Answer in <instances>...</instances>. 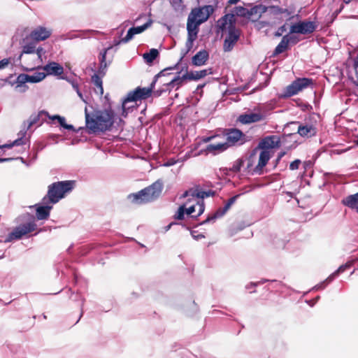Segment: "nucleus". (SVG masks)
<instances>
[{"instance_id": "5fc2aeb1", "label": "nucleus", "mask_w": 358, "mask_h": 358, "mask_svg": "<svg viewBox=\"0 0 358 358\" xmlns=\"http://www.w3.org/2000/svg\"><path fill=\"white\" fill-rule=\"evenodd\" d=\"M78 95L79 96V97L83 101H85V100L83 99V94L82 93L80 92V91L79 90V89H77V91H76Z\"/></svg>"}, {"instance_id": "9d476101", "label": "nucleus", "mask_w": 358, "mask_h": 358, "mask_svg": "<svg viewBox=\"0 0 358 358\" xmlns=\"http://www.w3.org/2000/svg\"><path fill=\"white\" fill-rule=\"evenodd\" d=\"M36 225L34 222H29L15 227L12 232L9 234L5 242H10L13 240L20 239L30 232L34 231Z\"/></svg>"}, {"instance_id": "bb28decb", "label": "nucleus", "mask_w": 358, "mask_h": 358, "mask_svg": "<svg viewBox=\"0 0 358 358\" xmlns=\"http://www.w3.org/2000/svg\"><path fill=\"white\" fill-rule=\"evenodd\" d=\"M208 59V52L206 50H201L192 57V62L194 66H201L206 63Z\"/></svg>"}, {"instance_id": "aec40b11", "label": "nucleus", "mask_w": 358, "mask_h": 358, "mask_svg": "<svg viewBox=\"0 0 358 358\" xmlns=\"http://www.w3.org/2000/svg\"><path fill=\"white\" fill-rule=\"evenodd\" d=\"M47 198L43 199V205H38L36 208V217L38 220L47 219L49 217L50 211L52 208V204L50 201L47 202Z\"/></svg>"}, {"instance_id": "ea45409f", "label": "nucleus", "mask_w": 358, "mask_h": 358, "mask_svg": "<svg viewBox=\"0 0 358 358\" xmlns=\"http://www.w3.org/2000/svg\"><path fill=\"white\" fill-rule=\"evenodd\" d=\"M236 197L237 196H234V197L231 198L227 201V203L225 204V206H224L223 210H222V212L218 211L217 213V215H218V216L223 215L230 208L231 206L235 202V201L236 199Z\"/></svg>"}, {"instance_id": "603ef678", "label": "nucleus", "mask_w": 358, "mask_h": 358, "mask_svg": "<svg viewBox=\"0 0 358 358\" xmlns=\"http://www.w3.org/2000/svg\"><path fill=\"white\" fill-rule=\"evenodd\" d=\"M176 161L173 159L169 160L166 164H164V166H170L176 164Z\"/></svg>"}, {"instance_id": "f8f14e48", "label": "nucleus", "mask_w": 358, "mask_h": 358, "mask_svg": "<svg viewBox=\"0 0 358 358\" xmlns=\"http://www.w3.org/2000/svg\"><path fill=\"white\" fill-rule=\"evenodd\" d=\"M213 11L214 8L212 6H204L201 8L192 9L189 16L202 24L208 19Z\"/></svg>"}, {"instance_id": "8fccbe9b", "label": "nucleus", "mask_w": 358, "mask_h": 358, "mask_svg": "<svg viewBox=\"0 0 358 358\" xmlns=\"http://www.w3.org/2000/svg\"><path fill=\"white\" fill-rule=\"evenodd\" d=\"M10 62V59H3L2 60L0 61V69H3L5 67H6L8 64Z\"/></svg>"}, {"instance_id": "4c0bfd02", "label": "nucleus", "mask_w": 358, "mask_h": 358, "mask_svg": "<svg viewBox=\"0 0 358 358\" xmlns=\"http://www.w3.org/2000/svg\"><path fill=\"white\" fill-rule=\"evenodd\" d=\"M92 80L93 83L94 84V85L98 87L99 93L101 95H102L103 94V88L101 78L99 75L94 74L92 77Z\"/></svg>"}, {"instance_id": "72a5a7b5", "label": "nucleus", "mask_w": 358, "mask_h": 358, "mask_svg": "<svg viewBox=\"0 0 358 358\" xmlns=\"http://www.w3.org/2000/svg\"><path fill=\"white\" fill-rule=\"evenodd\" d=\"M108 49L104 50L100 53V67L99 69V74L103 76L106 74L107 68V63L106 62V52Z\"/></svg>"}, {"instance_id": "423d86ee", "label": "nucleus", "mask_w": 358, "mask_h": 358, "mask_svg": "<svg viewBox=\"0 0 358 358\" xmlns=\"http://www.w3.org/2000/svg\"><path fill=\"white\" fill-rule=\"evenodd\" d=\"M162 190V183L157 181L138 193L129 195V198L132 202L137 204L148 203L157 199L160 195Z\"/></svg>"}, {"instance_id": "dca6fc26", "label": "nucleus", "mask_w": 358, "mask_h": 358, "mask_svg": "<svg viewBox=\"0 0 358 358\" xmlns=\"http://www.w3.org/2000/svg\"><path fill=\"white\" fill-rule=\"evenodd\" d=\"M50 35V30L44 27H38L31 32L29 37L33 41H41L47 39Z\"/></svg>"}, {"instance_id": "412c9836", "label": "nucleus", "mask_w": 358, "mask_h": 358, "mask_svg": "<svg viewBox=\"0 0 358 358\" xmlns=\"http://www.w3.org/2000/svg\"><path fill=\"white\" fill-rule=\"evenodd\" d=\"M267 8L262 4L255 6L251 8H248V20L255 22L258 20L262 15L266 12Z\"/></svg>"}, {"instance_id": "6ab92c4d", "label": "nucleus", "mask_w": 358, "mask_h": 358, "mask_svg": "<svg viewBox=\"0 0 358 358\" xmlns=\"http://www.w3.org/2000/svg\"><path fill=\"white\" fill-rule=\"evenodd\" d=\"M29 139L26 137V136H23L21 138H19L18 139L13 141L10 143H6L3 145H0V148H12L13 147H22L20 148L17 151L21 152L22 150H25V145L28 144ZM8 159H1L0 158V162L8 161Z\"/></svg>"}, {"instance_id": "0eeeda50", "label": "nucleus", "mask_w": 358, "mask_h": 358, "mask_svg": "<svg viewBox=\"0 0 358 358\" xmlns=\"http://www.w3.org/2000/svg\"><path fill=\"white\" fill-rule=\"evenodd\" d=\"M74 183L73 180H67L55 182L50 185L46 197L50 203H56L64 198L66 194L73 189Z\"/></svg>"}, {"instance_id": "13d9d810", "label": "nucleus", "mask_w": 358, "mask_h": 358, "mask_svg": "<svg viewBox=\"0 0 358 358\" xmlns=\"http://www.w3.org/2000/svg\"><path fill=\"white\" fill-rule=\"evenodd\" d=\"M193 237L195 238V239H199V238H204V236L200 234V235H196V236H195L194 234H192Z\"/></svg>"}, {"instance_id": "a19ab883", "label": "nucleus", "mask_w": 358, "mask_h": 358, "mask_svg": "<svg viewBox=\"0 0 358 358\" xmlns=\"http://www.w3.org/2000/svg\"><path fill=\"white\" fill-rule=\"evenodd\" d=\"M26 83H29L28 74H20L16 79V83L17 84V87L22 86Z\"/></svg>"}, {"instance_id": "79ce46f5", "label": "nucleus", "mask_w": 358, "mask_h": 358, "mask_svg": "<svg viewBox=\"0 0 358 358\" xmlns=\"http://www.w3.org/2000/svg\"><path fill=\"white\" fill-rule=\"evenodd\" d=\"M35 52V45L33 43H29L23 45L22 54H31Z\"/></svg>"}, {"instance_id": "7ed1b4c3", "label": "nucleus", "mask_w": 358, "mask_h": 358, "mask_svg": "<svg viewBox=\"0 0 358 358\" xmlns=\"http://www.w3.org/2000/svg\"><path fill=\"white\" fill-rule=\"evenodd\" d=\"M211 195H213L211 191L203 192L197 188L187 190L182 195V198H187V201L178 208L174 215V218L182 220L185 218V215H190L196 211L197 215L195 217H199L204 212L205 209L203 199Z\"/></svg>"}, {"instance_id": "09e8293b", "label": "nucleus", "mask_w": 358, "mask_h": 358, "mask_svg": "<svg viewBox=\"0 0 358 358\" xmlns=\"http://www.w3.org/2000/svg\"><path fill=\"white\" fill-rule=\"evenodd\" d=\"M264 282H266V280L258 282H250L246 285L245 288L247 289H251L255 287L256 286H257L259 284H263Z\"/></svg>"}, {"instance_id": "bf43d9fd", "label": "nucleus", "mask_w": 358, "mask_h": 358, "mask_svg": "<svg viewBox=\"0 0 358 358\" xmlns=\"http://www.w3.org/2000/svg\"><path fill=\"white\" fill-rule=\"evenodd\" d=\"M73 87L74 88V90H75L76 91H77V89H78V85H76V84H73Z\"/></svg>"}, {"instance_id": "680f3d73", "label": "nucleus", "mask_w": 358, "mask_h": 358, "mask_svg": "<svg viewBox=\"0 0 358 358\" xmlns=\"http://www.w3.org/2000/svg\"><path fill=\"white\" fill-rule=\"evenodd\" d=\"M352 146H349L347 149L345 150V151L348 150V149L351 148Z\"/></svg>"}, {"instance_id": "37998d69", "label": "nucleus", "mask_w": 358, "mask_h": 358, "mask_svg": "<svg viewBox=\"0 0 358 358\" xmlns=\"http://www.w3.org/2000/svg\"><path fill=\"white\" fill-rule=\"evenodd\" d=\"M243 164V161L241 159H237L233 164L232 167L230 169L233 172H238L241 170Z\"/></svg>"}, {"instance_id": "3c124183", "label": "nucleus", "mask_w": 358, "mask_h": 358, "mask_svg": "<svg viewBox=\"0 0 358 358\" xmlns=\"http://www.w3.org/2000/svg\"><path fill=\"white\" fill-rule=\"evenodd\" d=\"M226 134H238V135H241V134H243L239 129H232L230 131H229Z\"/></svg>"}, {"instance_id": "ddd939ff", "label": "nucleus", "mask_w": 358, "mask_h": 358, "mask_svg": "<svg viewBox=\"0 0 358 358\" xmlns=\"http://www.w3.org/2000/svg\"><path fill=\"white\" fill-rule=\"evenodd\" d=\"M316 24L310 21H302L294 24L290 27V34H308L316 29Z\"/></svg>"}, {"instance_id": "69168bd1", "label": "nucleus", "mask_w": 358, "mask_h": 358, "mask_svg": "<svg viewBox=\"0 0 358 358\" xmlns=\"http://www.w3.org/2000/svg\"><path fill=\"white\" fill-rule=\"evenodd\" d=\"M199 153H198V155H199ZM193 155H194V156H196V155H197V154H194Z\"/></svg>"}, {"instance_id": "c85d7f7f", "label": "nucleus", "mask_w": 358, "mask_h": 358, "mask_svg": "<svg viewBox=\"0 0 358 358\" xmlns=\"http://www.w3.org/2000/svg\"><path fill=\"white\" fill-rule=\"evenodd\" d=\"M43 52V49L42 48H38L36 50V54L38 55V59H37L36 62H35V64L32 66H24L23 70L25 71H34V69H39L40 68H41V64L43 62L41 56H42Z\"/></svg>"}, {"instance_id": "1a4fd4ad", "label": "nucleus", "mask_w": 358, "mask_h": 358, "mask_svg": "<svg viewBox=\"0 0 358 358\" xmlns=\"http://www.w3.org/2000/svg\"><path fill=\"white\" fill-rule=\"evenodd\" d=\"M313 85V80L311 78H297L286 87L284 96L290 97Z\"/></svg>"}, {"instance_id": "864d4df0", "label": "nucleus", "mask_w": 358, "mask_h": 358, "mask_svg": "<svg viewBox=\"0 0 358 358\" xmlns=\"http://www.w3.org/2000/svg\"><path fill=\"white\" fill-rule=\"evenodd\" d=\"M285 155V152H280L279 154H278V158H277V161H280L281 159V158Z\"/></svg>"}, {"instance_id": "f3484780", "label": "nucleus", "mask_w": 358, "mask_h": 358, "mask_svg": "<svg viewBox=\"0 0 358 358\" xmlns=\"http://www.w3.org/2000/svg\"><path fill=\"white\" fill-rule=\"evenodd\" d=\"M239 36L240 34L237 29L228 33L223 44V49L224 52H229L233 49L239 38Z\"/></svg>"}, {"instance_id": "052dcab7", "label": "nucleus", "mask_w": 358, "mask_h": 358, "mask_svg": "<svg viewBox=\"0 0 358 358\" xmlns=\"http://www.w3.org/2000/svg\"><path fill=\"white\" fill-rule=\"evenodd\" d=\"M345 3H350L352 0H343Z\"/></svg>"}, {"instance_id": "f03ea898", "label": "nucleus", "mask_w": 358, "mask_h": 358, "mask_svg": "<svg viewBox=\"0 0 358 358\" xmlns=\"http://www.w3.org/2000/svg\"><path fill=\"white\" fill-rule=\"evenodd\" d=\"M280 145V136H268L262 138L250 155L247 169L254 173H262L263 169Z\"/></svg>"}, {"instance_id": "6e6d98bb", "label": "nucleus", "mask_w": 358, "mask_h": 358, "mask_svg": "<svg viewBox=\"0 0 358 358\" xmlns=\"http://www.w3.org/2000/svg\"><path fill=\"white\" fill-rule=\"evenodd\" d=\"M216 216H217V215H215V216H214V217H208V218H207V219L203 222V223H207V222H210L211 220H215Z\"/></svg>"}, {"instance_id": "de8ad7c7", "label": "nucleus", "mask_w": 358, "mask_h": 358, "mask_svg": "<svg viewBox=\"0 0 358 358\" xmlns=\"http://www.w3.org/2000/svg\"><path fill=\"white\" fill-rule=\"evenodd\" d=\"M287 30V28H286V24H283L282 26L280 27L278 29V31L275 32V36H281L282 35V34L286 31Z\"/></svg>"}, {"instance_id": "9b49d317", "label": "nucleus", "mask_w": 358, "mask_h": 358, "mask_svg": "<svg viewBox=\"0 0 358 358\" xmlns=\"http://www.w3.org/2000/svg\"><path fill=\"white\" fill-rule=\"evenodd\" d=\"M357 261L358 255H353L350 257L345 264L340 266L336 271L331 273L325 280L316 285L314 289L317 290L324 289L327 285L330 283L336 277H337L340 273H343L345 271L350 268Z\"/></svg>"}, {"instance_id": "2eb2a0df", "label": "nucleus", "mask_w": 358, "mask_h": 358, "mask_svg": "<svg viewBox=\"0 0 358 358\" xmlns=\"http://www.w3.org/2000/svg\"><path fill=\"white\" fill-rule=\"evenodd\" d=\"M52 141L55 143H64L66 145H76L80 142L86 141L85 136L79 137L78 136H52Z\"/></svg>"}, {"instance_id": "c756f323", "label": "nucleus", "mask_w": 358, "mask_h": 358, "mask_svg": "<svg viewBox=\"0 0 358 358\" xmlns=\"http://www.w3.org/2000/svg\"><path fill=\"white\" fill-rule=\"evenodd\" d=\"M188 79L187 73L183 75L182 76H177L172 79L170 82L166 83V85L167 87H171V88H173L176 87V89L179 88L184 83L185 80Z\"/></svg>"}, {"instance_id": "e433bc0d", "label": "nucleus", "mask_w": 358, "mask_h": 358, "mask_svg": "<svg viewBox=\"0 0 358 358\" xmlns=\"http://www.w3.org/2000/svg\"><path fill=\"white\" fill-rule=\"evenodd\" d=\"M46 76L44 72H36L33 75H28L29 83H36L43 80Z\"/></svg>"}, {"instance_id": "cd10ccee", "label": "nucleus", "mask_w": 358, "mask_h": 358, "mask_svg": "<svg viewBox=\"0 0 358 358\" xmlns=\"http://www.w3.org/2000/svg\"><path fill=\"white\" fill-rule=\"evenodd\" d=\"M343 203L351 208L356 209L358 212V192L353 195H350L342 201Z\"/></svg>"}, {"instance_id": "4d7b16f0", "label": "nucleus", "mask_w": 358, "mask_h": 358, "mask_svg": "<svg viewBox=\"0 0 358 358\" xmlns=\"http://www.w3.org/2000/svg\"><path fill=\"white\" fill-rule=\"evenodd\" d=\"M240 0H229L228 3L229 4H235Z\"/></svg>"}, {"instance_id": "4468645a", "label": "nucleus", "mask_w": 358, "mask_h": 358, "mask_svg": "<svg viewBox=\"0 0 358 358\" xmlns=\"http://www.w3.org/2000/svg\"><path fill=\"white\" fill-rule=\"evenodd\" d=\"M217 31H230L236 30L235 27L234 15L226 14L217 22Z\"/></svg>"}, {"instance_id": "f257e3e1", "label": "nucleus", "mask_w": 358, "mask_h": 358, "mask_svg": "<svg viewBox=\"0 0 358 358\" xmlns=\"http://www.w3.org/2000/svg\"><path fill=\"white\" fill-rule=\"evenodd\" d=\"M123 117L122 115L117 116L111 109L96 110L90 115L85 108L86 129L94 133L106 131L121 133L125 124Z\"/></svg>"}, {"instance_id": "a211bd4d", "label": "nucleus", "mask_w": 358, "mask_h": 358, "mask_svg": "<svg viewBox=\"0 0 358 358\" xmlns=\"http://www.w3.org/2000/svg\"><path fill=\"white\" fill-rule=\"evenodd\" d=\"M264 119V115L261 113L249 112L242 114L238 117V121L242 124H250L257 122Z\"/></svg>"}, {"instance_id": "39448f33", "label": "nucleus", "mask_w": 358, "mask_h": 358, "mask_svg": "<svg viewBox=\"0 0 358 358\" xmlns=\"http://www.w3.org/2000/svg\"><path fill=\"white\" fill-rule=\"evenodd\" d=\"M245 136H210L204 138L203 141L208 143L212 140H215L217 138H222L221 140L215 141L213 143L208 145L206 149L209 151H218L222 152L231 146L243 145L246 140Z\"/></svg>"}, {"instance_id": "5701e85b", "label": "nucleus", "mask_w": 358, "mask_h": 358, "mask_svg": "<svg viewBox=\"0 0 358 358\" xmlns=\"http://www.w3.org/2000/svg\"><path fill=\"white\" fill-rule=\"evenodd\" d=\"M294 40V36H291L289 35H285L280 43L276 46L273 55H278L280 53H282L288 48L289 43L292 42Z\"/></svg>"}, {"instance_id": "20e7f679", "label": "nucleus", "mask_w": 358, "mask_h": 358, "mask_svg": "<svg viewBox=\"0 0 358 358\" xmlns=\"http://www.w3.org/2000/svg\"><path fill=\"white\" fill-rule=\"evenodd\" d=\"M166 69L161 71L159 73L155 76V80L150 84L149 87H137L135 90L128 93L127 97L123 100L122 103V115L124 117L127 116L129 110L134 108V104L129 105L130 103H134L138 100L145 99L148 98L152 92L157 79L162 75H164V71Z\"/></svg>"}, {"instance_id": "c03bdc74", "label": "nucleus", "mask_w": 358, "mask_h": 358, "mask_svg": "<svg viewBox=\"0 0 358 358\" xmlns=\"http://www.w3.org/2000/svg\"><path fill=\"white\" fill-rule=\"evenodd\" d=\"M164 87H163V88H160V89L153 91V95L155 96H159L164 92H166L167 90H169V91L171 90V87H167L166 85V83L164 85Z\"/></svg>"}, {"instance_id": "338daca9", "label": "nucleus", "mask_w": 358, "mask_h": 358, "mask_svg": "<svg viewBox=\"0 0 358 358\" xmlns=\"http://www.w3.org/2000/svg\"><path fill=\"white\" fill-rule=\"evenodd\" d=\"M357 269H358V268H357Z\"/></svg>"}, {"instance_id": "c9c22d12", "label": "nucleus", "mask_w": 358, "mask_h": 358, "mask_svg": "<svg viewBox=\"0 0 358 358\" xmlns=\"http://www.w3.org/2000/svg\"><path fill=\"white\" fill-rule=\"evenodd\" d=\"M231 14L234 15V17L236 15L247 19L248 15V8L243 6H236L233 9L232 13Z\"/></svg>"}, {"instance_id": "a878e982", "label": "nucleus", "mask_w": 358, "mask_h": 358, "mask_svg": "<svg viewBox=\"0 0 358 358\" xmlns=\"http://www.w3.org/2000/svg\"><path fill=\"white\" fill-rule=\"evenodd\" d=\"M50 115L48 112L45 110H41L37 113L32 114L29 118L35 124V127H39L46 120V118H49Z\"/></svg>"}, {"instance_id": "2f4dec72", "label": "nucleus", "mask_w": 358, "mask_h": 358, "mask_svg": "<svg viewBox=\"0 0 358 358\" xmlns=\"http://www.w3.org/2000/svg\"><path fill=\"white\" fill-rule=\"evenodd\" d=\"M189 80H199L207 76L208 74H210V69H204L199 71H191L189 73H187Z\"/></svg>"}, {"instance_id": "473e14b6", "label": "nucleus", "mask_w": 358, "mask_h": 358, "mask_svg": "<svg viewBox=\"0 0 358 358\" xmlns=\"http://www.w3.org/2000/svg\"><path fill=\"white\" fill-rule=\"evenodd\" d=\"M297 133L299 134H315L317 133V130L313 124H306L298 127Z\"/></svg>"}, {"instance_id": "7c9ffc66", "label": "nucleus", "mask_w": 358, "mask_h": 358, "mask_svg": "<svg viewBox=\"0 0 358 358\" xmlns=\"http://www.w3.org/2000/svg\"><path fill=\"white\" fill-rule=\"evenodd\" d=\"M37 127H35V124L29 117V119L24 121L22 125V129L18 134H26L27 132L32 133L35 131Z\"/></svg>"}, {"instance_id": "58836bf2", "label": "nucleus", "mask_w": 358, "mask_h": 358, "mask_svg": "<svg viewBox=\"0 0 358 358\" xmlns=\"http://www.w3.org/2000/svg\"><path fill=\"white\" fill-rule=\"evenodd\" d=\"M272 8L273 9V12L276 14H279V13H284L287 16H289V20L290 19H292L294 17V16H291V15L294 13L293 10H289L287 8H280V7H272Z\"/></svg>"}, {"instance_id": "0e129e2a", "label": "nucleus", "mask_w": 358, "mask_h": 358, "mask_svg": "<svg viewBox=\"0 0 358 358\" xmlns=\"http://www.w3.org/2000/svg\"><path fill=\"white\" fill-rule=\"evenodd\" d=\"M292 124H293V125H296V123L293 122V123H292Z\"/></svg>"}, {"instance_id": "f704fd0d", "label": "nucleus", "mask_w": 358, "mask_h": 358, "mask_svg": "<svg viewBox=\"0 0 358 358\" xmlns=\"http://www.w3.org/2000/svg\"><path fill=\"white\" fill-rule=\"evenodd\" d=\"M159 55V52L157 49L152 48L149 52L143 54V57L148 64H151Z\"/></svg>"}, {"instance_id": "a18cd8bd", "label": "nucleus", "mask_w": 358, "mask_h": 358, "mask_svg": "<svg viewBox=\"0 0 358 358\" xmlns=\"http://www.w3.org/2000/svg\"><path fill=\"white\" fill-rule=\"evenodd\" d=\"M196 39V38L195 37H192V36H187V42H186V48H187V52H189L192 48V46H193V42Z\"/></svg>"}, {"instance_id": "b1692460", "label": "nucleus", "mask_w": 358, "mask_h": 358, "mask_svg": "<svg viewBox=\"0 0 358 358\" xmlns=\"http://www.w3.org/2000/svg\"><path fill=\"white\" fill-rule=\"evenodd\" d=\"M200 24H201V23L199 22L190 17L188 15L187 23V29L188 36L197 38V34H198V31H199V26Z\"/></svg>"}, {"instance_id": "4be33fe9", "label": "nucleus", "mask_w": 358, "mask_h": 358, "mask_svg": "<svg viewBox=\"0 0 358 358\" xmlns=\"http://www.w3.org/2000/svg\"><path fill=\"white\" fill-rule=\"evenodd\" d=\"M46 73V75L60 76L64 73V68L57 62H52L43 67L41 66Z\"/></svg>"}, {"instance_id": "e2e57ef3", "label": "nucleus", "mask_w": 358, "mask_h": 358, "mask_svg": "<svg viewBox=\"0 0 358 358\" xmlns=\"http://www.w3.org/2000/svg\"><path fill=\"white\" fill-rule=\"evenodd\" d=\"M296 148V145H293V146L292 145L289 147V148Z\"/></svg>"}, {"instance_id": "393cba45", "label": "nucleus", "mask_w": 358, "mask_h": 358, "mask_svg": "<svg viewBox=\"0 0 358 358\" xmlns=\"http://www.w3.org/2000/svg\"><path fill=\"white\" fill-rule=\"evenodd\" d=\"M49 119L52 120V121H57L61 127L69 131L78 132L83 129V127H79L78 130H76L72 124H69L66 122V119L64 117L58 115L52 116L50 115Z\"/></svg>"}, {"instance_id": "49530a36", "label": "nucleus", "mask_w": 358, "mask_h": 358, "mask_svg": "<svg viewBox=\"0 0 358 358\" xmlns=\"http://www.w3.org/2000/svg\"><path fill=\"white\" fill-rule=\"evenodd\" d=\"M300 164L301 161L299 159H296L290 164L289 169L291 170H296L299 169Z\"/></svg>"}, {"instance_id": "6e6552de", "label": "nucleus", "mask_w": 358, "mask_h": 358, "mask_svg": "<svg viewBox=\"0 0 358 358\" xmlns=\"http://www.w3.org/2000/svg\"><path fill=\"white\" fill-rule=\"evenodd\" d=\"M141 20L145 21V22L141 26H137V27L130 28L128 30L126 36L122 38L121 40H120L117 43H115V45H118L120 43H128L129 41H131L133 38L134 35L143 32L145 30H146L148 28H149L152 24V19L145 14L140 15L134 20V22L137 23Z\"/></svg>"}]
</instances>
